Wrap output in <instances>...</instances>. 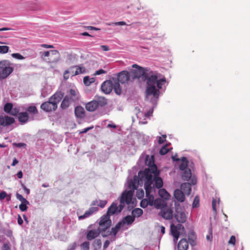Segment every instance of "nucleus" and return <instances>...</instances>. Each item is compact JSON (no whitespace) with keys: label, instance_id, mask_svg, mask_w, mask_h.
<instances>
[{"label":"nucleus","instance_id":"f257e3e1","mask_svg":"<svg viewBox=\"0 0 250 250\" xmlns=\"http://www.w3.org/2000/svg\"><path fill=\"white\" fill-rule=\"evenodd\" d=\"M145 164L148 166L144 171H140L138 173V177L135 176L133 179L136 178V188L139 185L144 184L146 190V198L143 199L140 203V206L145 208L148 206H153V195L151 194L155 192L156 188H160L163 187V182L159 175V171L157 169L156 166L154 164L153 156H145Z\"/></svg>","mask_w":250,"mask_h":250},{"label":"nucleus","instance_id":"f03ea898","mask_svg":"<svg viewBox=\"0 0 250 250\" xmlns=\"http://www.w3.org/2000/svg\"><path fill=\"white\" fill-rule=\"evenodd\" d=\"M133 68L135 69L132 70L130 73L131 75L133 81L135 78L142 77L146 81V97L152 96L155 99H158L159 97V90L156 89L155 87L156 81L159 78L158 73L151 71L149 68H143L137 64L132 65Z\"/></svg>","mask_w":250,"mask_h":250},{"label":"nucleus","instance_id":"7ed1b4c3","mask_svg":"<svg viewBox=\"0 0 250 250\" xmlns=\"http://www.w3.org/2000/svg\"><path fill=\"white\" fill-rule=\"evenodd\" d=\"M136 178L134 180H128V188L129 190H125L122 194L120 204L119 206L117 204L113 203L108 208L106 215L113 214L116 213L120 212L123 209L125 204H129L131 203L133 193L136 188ZM110 217V216H109Z\"/></svg>","mask_w":250,"mask_h":250},{"label":"nucleus","instance_id":"20e7f679","mask_svg":"<svg viewBox=\"0 0 250 250\" xmlns=\"http://www.w3.org/2000/svg\"><path fill=\"white\" fill-rule=\"evenodd\" d=\"M99 225V227L87 231L86 233L87 239L89 241L92 240L101 233L104 237L111 236L110 240H111L112 239V232L110 229L111 221L109 219V216L108 215L103 216L101 218Z\"/></svg>","mask_w":250,"mask_h":250},{"label":"nucleus","instance_id":"39448f33","mask_svg":"<svg viewBox=\"0 0 250 250\" xmlns=\"http://www.w3.org/2000/svg\"><path fill=\"white\" fill-rule=\"evenodd\" d=\"M63 97V94L61 92H56L52 95L48 102L42 103L41 108L46 112H50L55 110L58 107V104L61 101Z\"/></svg>","mask_w":250,"mask_h":250},{"label":"nucleus","instance_id":"423d86ee","mask_svg":"<svg viewBox=\"0 0 250 250\" xmlns=\"http://www.w3.org/2000/svg\"><path fill=\"white\" fill-rule=\"evenodd\" d=\"M135 217L132 215H127L124 217L122 221L119 222L116 224L114 228H112L111 230L112 232V240L111 241H114L116 239V236L118 232L120 229H125L127 228H125V226H130L134 221Z\"/></svg>","mask_w":250,"mask_h":250},{"label":"nucleus","instance_id":"0eeeda50","mask_svg":"<svg viewBox=\"0 0 250 250\" xmlns=\"http://www.w3.org/2000/svg\"><path fill=\"white\" fill-rule=\"evenodd\" d=\"M107 100L104 97H95V99L87 103L85 105L86 109L93 112L107 104Z\"/></svg>","mask_w":250,"mask_h":250},{"label":"nucleus","instance_id":"6e6552de","mask_svg":"<svg viewBox=\"0 0 250 250\" xmlns=\"http://www.w3.org/2000/svg\"><path fill=\"white\" fill-rule=\"evenodd\" d=\"M14 68L11 63L6 60L0 62V78L5 79L13 71Z\"/></svg>","mask_w":250,"mask_h":250},{"label":"nucleus","instance_id":"1a4fd4ad","mask_svg":"<svg viewBox=\"0 0 250 250\" xmlns=\"http://www.w3.org/2000/svg\"><path fill=\"white\" fill-rule=\"evenodd\" d=\"M185 231L184 226L180 224L176 225L173 223L170 225V233L173 237V241L176 243L179 236L183 234Z\"/></svg>","mask_w":250,"mask_h":250},{"label":"nucleus","instance_id":"9d476101","mask_svg":"<svg viewBox=\"0 0 250 250\" xmlns=\"http://www.w3.org/2000/svg\"><path fill=\"white\" fill-rule=\"evenodd\" d=\"M118 81L122 84H128L132 82L131 74L127 71H122L117 75Z\"/></svg>","mask_w":250,"mask_h":250},{"label":"nucleus","instance_id":"9b49d317","mask_svg":"<svg viewBox=\"0 0 250 250\" xmlns=\"http://www.w3.org/2000/svg\"><path fill=\"white\" fill-rule=\"evenodd\" d=\"M182 177L183 180L189 181L192 185L196 184V177L195 175H192L190 169H186L182 174Z\"/></svg>","mask_w":250,"mask_h":250},{"label":"nucleus","instance_id":"f8f14e48","mask_svg":"<svg viewBox=\"0 0 250 250\" xmlns=\"http://www.w3.org/2000/svg\"><path fill=\"white\" fill-rule=\"evenodd\" d=\"M161 216L167 220L171 219L173 217V210L170 207L166 206L161 210Z\"/></svg>","mask_w":250,"mask_h":250},{"label":"nucleus","instance_id":"ddd939ff","mask_svg":"<svg viewBox=\"0 0 250 250\" xmlns=\"http://www.w3.org/2000/svg\"><path fill=\"white\" fill-rule=\"evenodd\" d=\"M73 103L78 101L80 97V93L76 88H71L66 96Z\"/></svg>","mask_w":250,"mask_h":250},{"label":"nucleus","instance_id":"4468645a","mask_svg":"<svg viewBox=\"0 0 250 250\" xmlns=\"http://www.w3.org/2000/svg\"><path fill=\"white\" fill-rule=\"evenodd\" d=\"M15 122L14 118L7 115H0V125L7 126L11 125Z\"/></svg>","mask_w":250,"mask_h":250},{"label":"nucleus","instance_id":"2eb2a0df","mask_svg":"<svg viewBox=\"0 0 250 250\" xmlns=\"http://www.w3.org/2000/svg\"><path fill=\"white\" fill-rule=\"evenodd\" d=\"M113 89V83L110 80L104 82L101 85L102 90L105 94L110 93Z\"/></svg>","mask_w":250,"mask_h":250},{"label":"nucleus","instance_id":"dca6fc26","mask_svg":"<svg viewBox=\"0 0 250 250\" xmlns=\"http://www.w3.org/2000/svg\"><path fill=\"white\" fill-rule=\"evenodd\" d=\"M175 217L179 223H183L187 220V215L185 212L182 210H176Z\"/></svg>","mask_w":250,"mask_h":250},{"label":"nucleus","instance_id":"f3484780","mask_svg":"<svg viewBox=\"0 0 250 250\" xmlns=\"http://www.w3.org/2000/svg\"><path fill=\"white\" fill-rule=\"evenodd\" d=\"M174 196L178 202H183L185 201V194L181 190L179 189H176L174 192Z\"/></svg>","mask_w":250,"mask_h":250},{"label":"nucleus","instance_id":"a211bd4d","mask_svg":"<svg viewBox=\"0 0 250 250\" xmlns=\"http://www.w3.org/2000/svg\"><path fill=\"white\" fill-rule=\"evenodd\" d=\"M98 207H91L88 210L86 211L83 215L79 216V219L82 220L88 217L93 213L98 211Z\"/></svg>","mask_w":250,"mask_h":250},{"label":"nucleus","instance_id":"6ab92c4d","mask_svg":"<svg viewBox=\"0 0 250 250\" xmlns=\"http://www.w3.org/2000/svg\"><path fill=\"white\" fill-rule=\"evenodd\" d=\"M29 119V115L26 112H20L18 114V120L21 124L27 123Z\"/></svg>","mask_w":250,"mask_h":250},{"label":"nucleus","instance_id":"aec40b11","mask_svg":"<svg viewBox=\"0 0 250 250\" xmlns=\"http://www.w3.org/2000/svg\"><path fill=\"white\" fill-rule=\"evenodd\" d=\"M192 185V184H191V182L183 183L181 185V190L185 194L188 195L191 192V186Z\"/></svg>","mask_w":250,"mask_h":250},{"label":"nucleus","instance_id":"412c9836","mask_svg":"<svg viewBox=\"0 0 250 250\" xmlns=\"http://www.w3.org/2000/svg\"><path fill=\"white\" fill-rule=\"evenodd\" d=\"M166 203L164 200L161 199H156L154 200V198L153 199V206L156 208H161L165 207Z\"/></svg>","mask_w":250,"mask_h":250},{"label":"nucleus","instance_id":"4be33fe9","mask_svg":"<svg viewBox=\"0 0 250 250\" xmlns=\"http://www.w3.org/2000/svg\"><path fill=\"white\" fill-rule=\"evenodd\" d=\"M188 248V243L186 239H181L178 243V250H187Z\"/></svg>","mask_w":250,"mask_h":250},{"label":"nucleus","instance_id":"5701e85b","mask_svg":"<svg viewBox=\"0 0 250 250\" xmlns=\"http://www.w3.org/2000/svg\"><path fill=\"white\" fill-rule=\"evenodd\" d=\"M159 78L156 81V83L157 84V86L158 89H156L159 90V93H160L159 89L162 88V86L165 84L166 82V78L164 77H162L161 74L158 73Z\"/></svg>","mask_w":250,"mask_h":250},{"label":"nucleus","instance_id":"b1692460","mask_svg":"<svg viewBox=\"0 0 250 250\" xmlns=\"http://www.w3.org/2000/svg\"><path fill=\"white\" fill-rule=\"evenodd\" d=\"M75 113L77 117L83 118L84 116V110L82 106H78L75 108Z\"/></svg>","mask_w":250,"mask_h":250},{"label":"nucleus","instance_id":"393cba45","mask_svg":"<svg viewBox=\"0 0 250 250\" xmlns=\"http://www.w3.org/2000/svg\"><path fill=\"white\" fill-rule=\"evenodd\" d=\"M159 194L161 198L165 200H168L170 197V195L164 188H161L159 189Z\"/></svg>","mask_w":250,"mask_h":250},{"label":"nucleus","instance_id":"a878e982","mask_svg":"<svg viewBox=\"0 0 250 250\" xmlns=\"http://www.w3.org/2000/svg\"><path fill=\"white\" fill-rule=\"evenodd\" d=\"M73 67L74 68L76 67V70L75 71H74L73 69H72V73L73 74V76H75L79 75L80 74L83 73L85 72V69L83 66H76Z\"/></svg>","mask_w":250,"mask_h":250},{"label":"nucleus","instance_id":"bb28decb","mask_svg":"<svg viewBox=\"0 0 250 250\" xmlns=\"http://www.w3.org/2000/svg\"><path fill=\"white\" fill-rule=\"evenodd\" d=\"M73 102L70 100H69L68 97L65 96L61 103V107L62 109H65L67 108Z\"/></svg>","mask_w":250,"mask_h":250},{"label":"nucleus","instance_id":"cd10ccee","mask_svg":"<svg viewBox=\"0 0 250 250\" xmlns=\"http://www.w3.org/2000/svg\"><path fill=\"white\" fill-rule=\"evenodd\" d=\"M26 111H27V113L28 112L29 114L31 115H34L38 113L37 108L34 105L29 106L26 109Z\"/></svg>","mask_w":250,"mask_h":250},{"label":"nucleus","instance_id":"c85d7f7f","mask_svg":"<svg viewBox=\"0 0 250 250\" xmlns=\"http://www.w3.org/2000/svg\"><path fill=\"white\" fill-rule=\"evenodd\" d=\"M182 163L180 164L179 166V168L181 170L185 171L187 169V167L188 166V160L186 157H183L181 159Z\"/></svg>","mask_w":250,"mask_h":250},{"label":"nucleus","instance_id":"c756f323","mask_svg":"<svg viewBox=\"0 0 250 250\" xmlns=\"http://www.w3.org/2000/svg\"><path fill=\"white\" fill-rule=\"evenodd\" d=\"M106 204L107 201L106 200H95L92 202V205L93 206H98L103 208Z\"/></svg>","mask_w":250,"mask_h":250},{"label":"nucleus","instance_id":"7c9ffc66","mask_svg":"<svg viewBox=\"0 0 250 250\" xmlns=\"http://www.w3.org/2000/svg\"><path fill=\"white\" fill-rule=\"evenodd\" d=\"M132 213L133 214L132 216H134V217L137 216L138 217L141 216L143 214V211L142 209L140 208H136L134 210H133Z\"/></svg>","mask_w":250,"mask_h":250},{"label":"nucleus","instance_id":"2f4dec72","mask_svg":"<svg viewBox=\"0 0 250 250\" xmlns=\"http://www.w3.org/2000/svg\"><path fill=\"white\" fill-rule=\"evenodd\" d=\"M94 82V78L90 79L88 76H85L83 78V83L87 86L89 85L91 83Z\"/></svg>","mask_w":250,"mask_h":250},{"label":"nucleus","instance_id":"473e14b6","mask_svg":"<svg viewBox=\"0 0 250 250\" xmlns=\"http://www.w3.org/2000/svg\"><path fill=\"white\" fill-rule=\"evenodd\" d=\"M50 53H51L52 55H59V51L56 50H51L50 51H45L43 53L42 55H43L45 57H48L49 56V54Z\"/></svg>","mask_w":250,"mask_h":250},{"label":"nucleus","instance_id":"72a5a7b5","mask_svg":"<svg viewBox=\"0 0 250 250\" xmlns=\"http://www.w3.org/2000/svg\"><path fill=\"white\" fill-rule=\"evenodd\" d=\"M102 242L101 240H96L93 243V247L95 250H97L101 247Z\"/></svg>","mask_w":250,"mask_h":250},{"label":"nucleus","instance_id":"f704fd0d","mask_svg":"<svg viewBox=\"0 0 250 250\" xmlns=\"http://www.w3.org/2000/svg\"><path fill=\"white\" fill-rule=\"evenodd\" d=\"M167 145L164 146L160 150V154L161 155H165L166 154H167V153L168 151H169L170 149H172V147L170 148H167Z\"/></svg>","mask_w":250,"mask_h":250},{"label":"nucleus","instance_id":"c9c22d12","mask_svg":"<svg viewBox=\"0 0 250 250\" xmlns=\"http://www.w3.org/2000/svg\"><path fill=\"white\" fill-rule=\"evenodd\" d=\"M16 196L17 199L20 200L21 203L29 204V202L25 198H24L21 194L17 193Z\"/></svg>","mask_w":250,"mask_h":250},{"label":"nucleus","instance_id":"e433bc0d","mask_svg":"<svg viewBox=\"0 0 250 250\" xmlns=\"http://www.w3.org/2000/svg\"><path fill=\"white\" fill-rule=\"evenodd\" d=\"M12 107L13 105L12 104L7 103L4 107V110L5 112L10 114Z\"/></svg>","mask_w":250,"mask_h":250},{"label":"nucleus","instance_id":"4c0bfd02","mask_svg":"<svg viewBox=\"0 0 250 250\" xmlns=\"http://www.w3.org/2000/svg\"><path fill=\"white\" fill-rule=\"evenodd\" d=\"M144 196V191L143 189H138L136 192V197L139 199H142Z\"/></svg>","mask_w":250,"mask_h":250},{"label":"nucleus","instance_id":"58836bf2","mask_svg":"<svg viewBox=\"0 0 250 250\" xmlns=\"http://www.w3.org/2000/svg\"><path fill=\"white\" fill-rule=\"evenodd\" d=\"M82 250H89V242L85 241L83 243L81 246Z\"/></svg>","mask_w":250,"mask_h":250},{"label":"nucleus","instance_id":"ea45409f","mask_svg":"<svg viewBox=\"0 0 250 250\" xmlns=\"http://www.w3.org/2000/svg\"><path fill=\"white\" fill-rule=\"evenodd\" d=\"M20 111V109L19 107H12L11 111L10 113V114L13 115V116H15L19 113Z\"/></svg>","mask_w":250,"mask_h":250},{"label":"nucleus","instance_id":"a19ab883","mask_svg":"<svg viewBox=\"0 0 250 250\" xmlns=\"http://www.w3.org/2000/svg\"><path fill=\"white\" fill-rule=\"evenodd\" d=\"M9 47L6 45L0 46V53L5 54L8 52Z\"/></svg>","mask_w":250,"mask_h":250},{"label":"nucleus","instance_id":"79ce46f5","mask_svg":"<svg viewBox=\"0 0 250 250\" xmlns=\"http://www.w3.org/2000/svg\"><path fill=\"white\" fill-rule=\"evenodd\" d=\"M74 69V67H71L68 70H66L63 73V78L65 80H67L69 78V73H72V70Z\"/></svg>","mask_w":250,"mask_h":250},{"label":"nucleus","instance_id":"37998d69","mask_svg":"<svg viewBox=\"0 0 250 250\" xmlns=\"http://www.w3.org/2000/svg\"><path fill=\"white\" fill-rule=\"evenodd\" d=\"M107 25L122 26V25H126V23L125 21H118V22H115L108 23H107Z\"/></svg>","mask_w":250,"mask_h":250},{"label":"nucleus","instance_id":"c03bdc74","mask_svg":"<svg viewBox=\"0 0 250 250\" xmlns=\"http://www.w3.org/2000/svg\"><path fill=\"white\" fill-rule=\"evenodd\" d=\"M12 57L14 58H15L18 60H23L25 59L23 56H22L20 53H13L11 55Z\"/></svg>","mask_w":250,"mask_h":250},{"label":"nucleus","instance_id":"a18cd8bd","mask_svg":"<svg viewBox=\"0 0 250 250\" xmlns=\"http://www.w3.org/2000/svg\"><path fill=\"white\" fill-rule=\"evenodd\" d=\"M115 92L116 94L120 95L122 93V89L119 83H117L114 87Z\"/></svg>","mask_w":250,"mask_h":250},{"label":"nucleus","instance_id":"49530a36","mask_svg":"<svg viewBox=\"0 0 250 250\" xmlns=\"http://www.w3.org/2000/svg\"><path fill=\"white\" fill-rule=\"evenodd\" d=\"M199 206V198L198 196H196L194 199L192 207L193 208H197Z\"/></svg>","mask_w":250,"mask_h":250},{"label":"nucleus","instance_id":"de8ad7c7","mask_svg":"<svg viewBox=\"0 0 250 250\" xmlns=\"http://www.w3.org/2000/svg\"><path fill=\"white\" fill-rule=\"evenodd\" d=\"M29 204H26L25 203H21L19 206V208L22 211H24L27 210V205H28Z\"/></svg>","mask_w":250,"mask_h":250},{"label":"nucleus","instance_id":"09e8293b","mask_svg":"<svg viewBox=\"0 0 250 250\" xmlns=\"http://www.w3.org/2000/svg\"><path fill=\"white\" fill-rule=\"evenodd\" d=\"M153 109L152 108L150 109L147 112L144 114V116L146 118H149L152 115Z\"/></svg>","mask_w":250,"mask_h":250},{"label":"nucleus","instance_id":"8fccbe9b","mask_svg":"<svg viewBox=\"0 0 250 250\" xmlns=\"http://www.w3.org/2000/svg\"><path fill=\"white\" fill-rule=\"evenodd\" d=\"M106 73V71L101 69L98 70H97L95 73V75H99L102 74H105Z\"/></svg>","mask_w":250,"mask_h":250},{"label":"nucleus","instance_id":"3c124183","mask_svg":"<svg viewBox=\"0 0 250 250\" xmlns=\"http://www.w3.org/2000/svg\"><path fill=\"white\" fill-rule=\"evenodd\" d=\"M216 202L215 199H213L212 202V209L215 213L216 212Z\"/></svg>","mask_w":250,"mask_h":250},{"label":"nucleus","instance_id":"603ef678","mask_svg":"<svg viewBox=\"0 0 250 250\" xmlns=\"http://www.w3.org/2000/svg\"><path fill=\"white\" fill-rule=\"evenodd\" d=\"M229 243L230 244H232L234 245L235 244V237L234 236H231L229 240Z\"/></svg>","mask_w":250,"mask_h":250},{"label":"nucleus","instance_id":"864d4df0","mask_svg":"<svg viewBox=\"0 0 250 250\" xmlns=\"http://www.w3.org/2000/svg\"><path fill=\"white\" fill-rule=\"evenodd\" d=\"M158 229L159 230H160L161 233L164 234L165 233V228L163 226H158Z\"/></svg>","mask_w":250,"mask_h":250},{"label":"nucleus","instance_id":"5fc2aeb1","mask_svg":"<svg viewBox=\"0 0 250 250\" xmlns=\"http://www.w3.org/2000/svg\"><path fill=\"white\" fill-rule=\"evenodd\" d=\"M166 135H163L162 137H159L158 139V143L161 144L164 142Z\"/></svg>","mask_w":250,"mask_h":250},{"label":"nucleus","instance_id":"6e6d98bb","mask_svg":"<svg viewBox=\"0 0 250 250\" xmlns=\"http://www.w3.org/2000/svg\"><path fill=\"white\" fill-rule=\"evenodd\" d=\"M93 128V126H90L87 128H85L83 129H82L80 132V133H84L87 132L88 130L92 129Z\"/></svg>","mask_w":250,"mask_h":250},{"label":"nucleus","instance_id":"4d7b16f0","mask_svg":"<svg viewBox=\"0 0 250 250\" xmlns=\"http://www.w3.org/2000/svg\"><path fill=\"white\" fill-rule=\"evenodd\" d=\"M6 196V193L5 191H2L0 193V200L4 199Z\"/></svg>","mask_w":250,"mask_h":250},{"label":"nucleus","instance_id":"13d9d810","mask_svg":"<svg viewBox=\"0 0 250 250\" xmlns=\"http://www.w3.org/2000/svg\"><path fill=\"white\" fill-rule=\"evenodd\" d=\"M15 146L18 147H25L26 145L24 143H20L16 144Z\"/></svg>","mask_w":250,"mask_h":250},{"label":"nucleus","instance_id":"bf43d9fd","mask_svg":"<svg viewBox=\"0 0 250 250\" xmlns=\"http://www.w3.org/2000/svg\"><path fill=\"white\" fill-rule=\"evenodd\" d=\"M41 46L45 48H53L54 46L52 45H48L46 44H41Z\"/></svg>","mask_w":250,"mask_h":250},{"label":"nucleus","instance_id":"052dcab7","mask_svg":"<svg viewBox=\"0 0 250 250\" xmlns=\"http://www.w3.org/2000/svg\"><path fill=\"white\" fill-rule=\"evenodd\" d=\"M2 250H10V248L8 244H4L2 247Z\"/></svg>","mask_w":250,"mask_h":250},{"label":"nucleus","instance_id":"680f3d73","mask_svg":"<svg viewBox=\"0 0 250 250\" xmlns=\"http://www.w3.org/2000/svg\"><path fill=\"white\" fill-rule=\"evenodd\" d=\"M109 243H110L109 241H108V240L105 241V242L104 243V247H103V248L104 250H105L108 247Z\"/></svg>","mask_w":250,"mask_h":250},{"label":"nucleus","instance_id":"e2e57ef3","mask_svg":"<svg viewBox=\"0 0 250 250\" xmlns=\"http://www.w3.org/2000/svg\"><path fill=\"white\" fill-rule=\"evenodd\" d=\"M23 189L24 190L27 194H29L30 193V189L27 188L24 185H21Z\"/></svg>","mask_w":250,"mask_h":250},{"label":"nucleus","instance_id":"0e129e2a","mask_svg":"<svg viewBox=\"0 0 250 250\" xmlns=\"http://www.w3.org/2000/svg\"><path fill=\"white\" fill-rule=\"evenodd\" d=\"M18 223L20 225H22L23 223V220L20 215H18Z\"/></svg>","mask_w":250,"mask_h":250},{"label":"nucleus","instance_id":"69168bd1","mask_svg":"<svg viewBox=\"0 0 250 250\" xmlns=\"http://www.w3.org/2000/svg\"><path fill=\"white\" fill-rule=\"evenodd\" d=\"M101 47L102 48V49L104 50V51H108L109 50V48L108 46L107 45H102L101 46Z\"/></svg>","mask_w":250,"mask_h":250},{"label":"nucleus","instance_id":"338daca9","mask_svg":"<svg viewBox=\"0 0 250 250\" xmlns=\"http://www.w3.org/2000/svg\"><path fill=\"white\" fill-rule=\"evenodd\" d=\"M17 177L18 178L21 179L22 177V172L21 171H20L17 173Z\"/></svg>","mask_w":250,"mask_h":250},{"label":"nucleus","instance_id":"774afa93","mask_svg":"<svg viewBox=\"0 0 250 250\" xmlns=\"http://www.w3.org/2000/svg\"><path fill=\"white\" fill-rule=\"evenodd\" d=\"M18 163V161L16 158H14L13 161V163L12 164V166H15Z\"/></svg>","mask_w":250,"mask_h":250}]
</instances>
